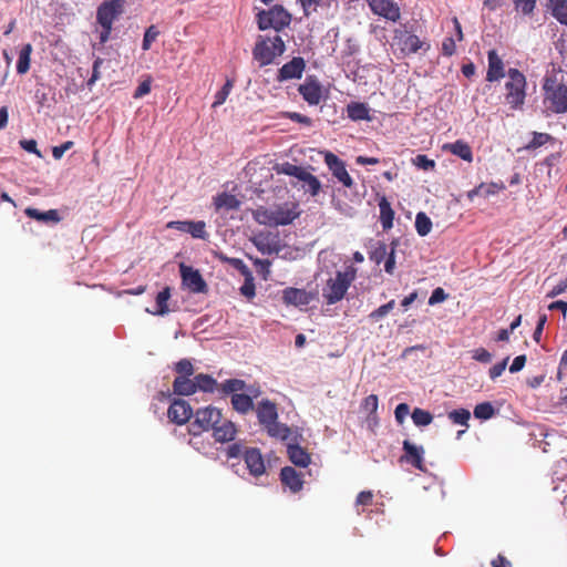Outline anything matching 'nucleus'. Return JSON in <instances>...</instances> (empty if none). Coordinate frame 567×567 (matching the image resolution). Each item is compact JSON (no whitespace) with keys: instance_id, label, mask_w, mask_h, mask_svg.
Wrapping results in <instances>:
<instances>
[{"instance_id":"nucleus-1","label":"nucleus","mask_w":567,"mask_h":567,"mask_svg":"<svg viewBox=\"0 0 567 567\" xmlns=\"http://www.w3.org/2000/svg\"><path fill=\"white\" fill-rule=\"evenodd\" d=\"M355 277L357 269L353 266H348L343 271H337L334 277L329 278L322 289L326 303L334 305L341 301Z\"/></svg>"},{"instance_id":"nucleus-2","label":"nucleus","mask_w":567,"mask_h":567,"mask_svg":"<svg viewBox=\"0 0 567 567\" xmlns=\"http://www.w3.org/2000/svg\"><path fill=\"white\" fill-rule=\"evenodd\" d=\"M285 50L286 44L280 35L277 34L274 38L258 35L252 49V56L260 66H266L271 64Z\"/></svg>"},{"instance_id":"nucleus-3","label":"nucleus","mask_w":567,"mask_h":567,"mask_svg":"<svg viewBox=\"0 0 567 567\" xmlns=\"http://www.w3.org/2000/svg\"><path fill=\"white\" fill-rule=\"evenodd\" d=\"M125 0H104L97 8L96 21L102 27L100 43L110 39L114 21L123 13Z\"/></svg>"},{"instance_id":"nucleus-4","label":"nucleus","mask_w":567,"mask_h":567,"mask_svg":"<svg viewBox=\"0 0 567 567\" xmlns=\"http://www.w3.org/2000/svg\"><path fill=\"white\" fill-rule=\"evenodd\" d=\"M292 16L281 4H275L268 10H260L257 13V25L261 31L274 29L282 31L290 25Z\"/></svg>"},{"instance_id":"nucleus-5","label":"nucleus","mask_w":567,"mask_h":567,"mask_svg":"<svg viewBox=\"0 0 567 567\" xmlns=\"http://www.w3.org/2000/svg\"><path fill=\"white\" fill-rule=\"evenodd\" d=\"M507 74L508 81L505 83V100L511 109L520 110L526 97V78L519 70L514 68H511Z\"/></svg>"},{"instance_id":"nucleus-6","label":"nucleus","mask_w":567,"mask_h":567,"mask_svg":"<svg viewBox=\"0 0 567 567\" xmlns=\"http://www.w3.org/2000/svg\"><path fill=\"white\" fill-rule=\"evenodd\" d=\"M194 422L192 423V433L198 435L202 432L215 430L217 424L221 422V411L215 406H206L198 409L194 414Z\"/></svg>"},{"instance_id":"nucleus-7","label":"nucleus","mask_w":567,"mask_h":567,"mask_svg":"<svg viewBox=\"0 0 567 567\" xmlns=\"http://www.w3.org/2000/svg\"><path fill=\"white\" fill-rule=\"evenodd\" d=\"M425 44L417 35L410 32L405 24L394 30L392 45L396 47L403 55L414 54Z\"/></svg>"},{"instance_id":"nucleus-8","label":"nucleus","mask_w":567,"mask_h":567,"mask_svg":"<svg viewBox=\"0 0 567 567\" xmlns=\"http://www.w3.org/2000/svg\"><path fill=\"white\" fill-rule=\"evenodd\" d=\"M545 104L557 114L567 112V86L564 84L547 85L545 84Z\"/></svg>"},{"instance_id":"nucleus-9","label":"nucleus","mask_w":567,"mask_h":567,"mask_svg":"<svg viewBox=\"0 0 567 567\" xmlns=\"http://www.w3.org/2000/svg\"><path fill=\"white\" fill-rule=\"evenodd\" d=\"M324 163L331 171L332 175L347 188L354 186V181L348 173L346 164L337 155L331 152H327L324 155Z\"/></svg>"},{"instance_id":"nucleus-10","label":"nucleus","mask_w":567,"mask_h":567,"mask_svg":"<svg viewBox=\"0 0 567 567\" xmlns=\"http://www.w3.org/2000/svg\"><path fill=\"white\" fill-rule=\"evenodd\" d=\"M373 14L389 21L396 22L401 18V10L393 0H365Z\"/></svg>"},{"instance_id":"nucleus-11","label":"nucleus","mask_w":567,"mask_h":567,"mask_svg":"<svg viewBox=\"0 0 567 567\" xmlns=\"http://www.w3.org/2000/svg\"><path fill=\"white\" fill-rule=\"evenodd\" d=\"M169 229H176L189 234L193 238L207 239L206 223L204 220H172L166 225Z\"/></svg>"},{"instance_id":"nucleus-12","label":"nucleus","mask_w":567,"mask_h":567,"mask_svg":"<svg viewBox=\"0 0 567 567\" xmlns=\"http://www.w3.org/2000/svg\"><path fill=\"white\" fill-rule=\"evenodd\" d=\"M192 416L193 409L190 404L183 399H175L167 410V417L177 425L187 423Z\"/></svg>"},{"instance_id":"nucleus-13","label":"nucleus","mask_w":567,"mask_h":567,"mask_svg":"<svg viewBox=\"0 0 567 567\" xmlns=\"http://www.w3.org/2000/svg\"><path fill=\"white\" fill-rule=\"evenodd\" d=\"M181 275L183 285L194 293H200L207 291V284L203 279L198 270L192 267L181 265Z\"/></svg>"},{"instance_id":"nucleus-14","label":"nucleus","mask_w":567,"mask_h":567,"mask_svg":"<svg viewBox=\"0 0 567 567\" xmlns=\"http://www.w3.org/2000/svg\"><path fill=\"white\" fill-rule=\"evenodd\" d=\"M297 203H285L272 208L274 226H286L291 224L300 215Z\"/></svg>"},{"instance_id":"nucleus-15","label":"nucleus","mask_w":567,"mask_h":567,"mask_svg":"<svg viewBox=\"0 0 567 567\" xmlns=\"http://www.w3.org/2000/svg\"><path fill=\"white\" fill-rule=\"evenodd\" d=\"M303 100L310 105H318L322 99V86L319 81L310 75L298 87Z\"/></svg>"},{"instance_id":"nucleus-16","label":"nucleus","mask_w":567,"mask_h":567,"mask_svg":"<svg viewBox=\"0 0 567 567\" xmlns=\"http://www.w3.org/2000/svg\"><path fill=\"white\" fill-rule=\"evenodd\" d=\"M402 449L404 451V455L401 456V462H406L421 472L426 471L424 461H423V455H424L423 446H416L415 444L411 443L409 440H404L403 444H402Z\"/></svg>"},{"instance_id":"nucleus-17","label":"nucleus","mask_w":567,"mask_h":567,"mask_svg":"<svg viewBox=\"0 0 567 567\" xmlns=\"http://www.w3.org/2000/svg\"><path fill=\"white\" fill-rule=\"evenodd\" d=\"M306 69V62L301 56H295L289 62L285 63L277 74V81L284 82L292 79H300Z\"/></svg>"},{"instance_id":"nucleus-18","label":"nucleus","mask_w":567,"mask_h":567,"mask_svg":"<svg viewBox=\"0 0 567 567\" xmlns=\"http://www.w3.org/2000/svg\"><path fill=\"white\" fill-rule=\"evenodd\" d=\"M247 391L249 392V394L235 393L231 395L233 409L240 414H247L248 412L252 411V399L257 398L260 394V391L258 389H254L252 386H249Z\"/></svg>"},{"instance_id":"nucleus-19","label":"nucleus","mask_w":567,"mask_h":567,"mask_svg":"<svg viewBox=\"0 0 567 567\" xmlns=\"http://www.w3.org/2000/svg\"><path fill=\"white\" fill-rule=\"evenodd\" d=\"M245 463L250 474L254 476H260L265 473V462L259 449L250 447L244 453Z\"/></svg>"},{"instance_id":"nucleus-20","label":"nucleus","mask_w":567,"mask_h":567,"mask_svg":"<svg viewBox=\"0 0 567 567\" xmlns=\"http://www.w3.org/2000/svg\"><path fill=\"white\" fill-rule=\"evenodd\" d=\"M311 300L312 295L305 289L289 287L282 291V301L288 306H307Z\"/></svg>"},{"instance_id":"nucleus-21","label":"nucleus","mask_w":567,"mask_h":567,"mask_svg":"<svg viewBox=\"0 0 567 567\" xmlns=\"http://www.w3.org/2000/svg\"><path fill=\"white\" fill-rule=\"evenodd\" d=\"M488 69L486 73V80L488 82H495L504 78V63L498 56L496 50H491L487 53Z\"/></svg>"},{"instance_id":"nucleus-22","label":"nucleus","mask_w":567,"mask_h":567,"mask_svg":"<svg viewBox=\"0 0 567 567\" xmlns=\"http://www.w3.org/2000/svg\"><path fill=\"white\" fill-rule=\"evenodd\" d=\"M256 414L260 425L265 426L271 421L278 420L277 405L268 399L260 401L256 408Z\"/></svg>"},{"instance_id":"nucleus-23","label":"nucleus","mask_w":567,"mask_h":567,"mask_svg":"<svg viewBox=\"0 0 567 567\" xmlns=\"http://www.w3.org/2000/svg\"><path fill=\"white\" fill-rule=\"evenodd\" d=\"M280 480H281L282 484L285 486L289 487V489L292 493H298L299 491L302 489V486H303L302 474L297 472L291 466H285L284 468H281Z\"/></svg>"},{"instance_id":"nucleus-24","label":"nucleus","mask_w":567,"mask_h":567,"mask_svg":"<svg viewBox=\"0 0 567 567\" xmlns=\"http://www.w3.org/2000/svg\"><path fill=\"white\" fill-rule=\"evenodd\" d=\"M237 433L236 425L228 420H225L217 424L213 431V436L217 442L225 443L230 442L235 439Z\"/></svg>"},{"instance_id":"nucleus-25","label":"nucleus","mask_w":567,"mask_h":567,"mask_svg":"<svg viewBox=\"0 0 567 567\" xmlns=\"http://www.w3.org/2000/svg\"><path fill=\"white\" fill-rule=\"evenodd\" d=\"M444 151H449L453 155L471 163L473 161V152L467 142L457 140L454 143H449L443 146Z\"/></svg>"},{"instance_id":"nucleus-26","label":"nucleus","mask_w":567,"mask_h":567,"mask_svg":"<svg viewBox=\"0 0 567 567\" xmlns=\"http://www.w3.org/2000/svg\"><path fill=\"white\" fill-rule=\"evenodd\" d=\"M547 10L561 25L567 27V0H546Z\"/></svg>"},{"instance_id":"nucleus-27","label":"nucleus","mask_w":567,"mask_h":567,"mask_svg":"<svg viewBox=\"0 0 567 567\" xmlns=\"http://www.w3.org/2000/svg\"><path fill=\"white\" fill-rule=\"evenodd\" d=\"M301 183V187L305 193H309L311 196H317L321 190V183L317 176L309 173L306 168L297 177Z\"/></svg>"},{"instance_id":"nucleus-28","label":"nucleus","mask_w":567,"mask_h":567,"mask_svg":"<svg viewBox=\"0 0 567 567\" xmlns=\"http://www.w3.org/2000/svg\"><path fill=\"white\" fill-rule=\"evenodd\" d=\"M240 204V200L235 195H231L226 192L220 193L214 197V205L217 210H237L239 209Z\"/></svg>"},{"instance_id":"nucleus-29","label":"nucleus","mask_w":567,"mask_h":567,"mask_svg":"<svg viewBox=\"0 0 567 567\" xmlns=\"http://www.w3.org/2000/svg\"><path fill=\"white\" fill-rule=\"evenodd\" d=\"M288 456L291 463L300 467H307L310 463V455L298 444L288 445Z\"/></svg>"},{"instance_id":"nucleus-30","label":"nucleus","mask_w":567,"mask_h":567,"mask_svg":"<svg viewBox=\"0 0 567 567\" xmlns=\"http://www.w3.org/2000/svg\"><path fill=\"white\" fill-rule=\"evenodd\" d=\"M24 213L28 217L38 221L56 224L61 220L60 214L56 209L40 212L37 208L28 207Z\"/></svg>"},{"instance_id":"nucleus-31","label":"nucleus","mask_w":567,"mask_h":567,"mask_svg":"<svg viewBox=\"0 0 567 567\" xmlns=\"http://www.w3.org/2000/svg\"><path fill=\"white\" fill-rule=\"evenodd\" d=\"M379 208H380V221L382 225L383 230H389L393 226V219H394V210L391 207L390 202L386 199V197H381L379 200Z\"/></svg>"},{"instance_id":"nucleus-32","label":"nucleus","mask_w":567,"mask_h":567,"mask_svg":"<svg viewBox=\"0 0 567 567\" xmlns=\"http://www.w3.org/2000/svg\"><path fill=\"white\" fill-rule=\"evenodd\" d=\"M173 391L177 395L188 396L196 393L194 379L190 378H175L173 381Z\"/></svg>"},{"instance_id":"nucleus-33","label":"nucleus","mask_w":567,"mask_h":567,"mask_svg":"<svg viewBox=\"0 0 567 567\" xmlns=\"http://www.w3.org/2000/svg\"><path fill=\"white\" fill-rule=\"evenodd\" d=\"M194 383L196 386V392L200 390L203 392L208 393H213L215 390L218 389L219 385L212 375L205 373H199L195 375Z\"/></svg>"},{"instance_id":"nucleus-34","label":"nucleus","mask_w":567,"mask_h":567,"mask_svg":"<svg viewBox=\"0 0 567 567\" xmlns=\"http://www.w3.org/2000/svg\"><path fill=\"white\" fill-rule=\"evenodd\" d=\"M348 116L353 121H370V110L364 103L353 102L347 107Z\"/></svg>"},{"instance_id":"nucleus-35","label":"nucleus","mask_w":567,"mask_h":567,"mask_svg":"<svg viewBox=\"0 0 567 567\" xmlns=\"http://www.w3.org/2000/svg\"><path fill=\"white\" fill-rule=\"evenodd\" d=\"M264 427L271 437L286 440L290 435V429L286 424L279 423L277 420L271 421Z\"/></svg>"},{"instance_id":"nucleus-36","label":"nucleus","mask_w":567,"mask_h":567,"mask_svg":"<svg viewBox=\"0 0 567 567\" xmlns=\"http://www.w3.org/2000/svg\"><path fill=\"white\" fill-rule=\"evenodd\" d=\"M264 427L271 437L286 440L290 435V429L286 424L279 423L277 420L271 421Z\"/></svg>"},{"instance_id":"nucleus-37","label":"nucleus","mask_w":567,"mask_h":567,"mask_svg":"<svg viewBox=\"0 0 567 567\" xmlns=\"http://www.w3.org/2000/svg\"><path fill=\"white\" fill-rule=\"evenodd\" d=\"M247 389L248 388L246 385V382L240 379H229L218 385V390L221 391L223 394H225V395H227V394L233 395L235 393H238L239 391H244Z\"/></svg>"},{"instance_id":"nucleus-38","label":"nucleus","mask_w":567,"mask_h":567,"mask_svg":"<svg viewBox=\"0 0 567 567\" xmlns=\"http://www.w3.org/2000/svg\"><path fill=\"white\" fill-rule=\"evenodd\" d=\"M171 298V289L169 287H165L162 291H159L156 296V310L153 311V315L156 316H165L169 312V308L167 305L168 299Z\"/></svg>"},{"instance_id":"nucleus-39","label":"nucleus","mask_w":567,"mask_h":567,"mask_svg":"<svg viewBox=\"0 0 567 567\" xmlns=\"http://www.w3.org/2000/svg\"><path fill=\"white\" fill-rule=\"evenodd\" d=\"M516 13L524 17H533L536 10L537 0H512Z\"/></svg>"},{"instance_id":"nucleus-40","label":"nucleus","mask_w":567,"mask_h":567,"mask_svg":"<svg viewBox=\"0 0 567 567\" xmlns=\"http://www.w3.org/2000/svg\"><path fill=\"white\" fill-rule=\"evenodd\" d=\"M32 52V47L30 43L25 44L20 53L17 62V72L19 74H25L30 69V55Z\"/></svg>"},{"instance_id":"nucleus-41","label":"nucleus","mask_w":567,"mask_h":567,"mask_svg":"<svg viewBox=\"0 0 567 567\" xmlns=\"http://www.w3.org/2000/svg\"><path fill=\"white\" fill-rule=\"evenodd\" d=\"M390 247L383 243L378 241L373 249L369 254V258L375 262L377 265H380L382 261H384L385 257L389 255Z\"/></svg>"},{"instance_id":"nucleus-42","label":"nucleus","mask_w":567,"mask_h":567,"mask_svg":"<svg viewBox=\"0 0 567 567\" xmlns=\"http://www.w3.org/2000/svg\"><path fill=\"white\" fill-rule=\"evenodd\" d=\"M415 229L420 236H426L432 229L431 218L423 212L416 214Z\"/></svg>"},{"instance_id":"nucleus-43","label":"nucleus","mask_w":567,"mask_h":567,"mask_svg":"<svg viewBox=\"0 0 567 567\" xmlns=\"http://www.w3.org/2000/svg\"><path fill=\"white\" fill-rule=\"evenodd\" d=\"M274 169L277 172V174H285L297 178L302 173L305 167L285 162L277 164Z\"/></svg>"},{"instance_id":"nucleus-44","label":"nucleus","mask_w":567,"mask_h":567,"mask_svg":"<svg viewBox=\"0 0 567 567\" xmlns=\"http://www.w3.org/2000/svg\"><path fill=\"white\" fill-rule=\"evenodd\" d=\"M413 423L416 426H426L432 423L433 415L423 409L415 408L411 414Z\"/></svg>"},{"instance_id":"nucleus-45","label":"nucleus","mask_w":567,"mask_h":567,"mask_svg":"<svg viewBox=\"0 0 567 567\" xmlns=\"http://www.w3.org/2000/svg\"><path fill=\"white\" fill-rule=\"evenodd\" d=\"M254 218L260 225L274 226L272 208H266V207H262V206L258 207L254 212Z\"/></svg>"},{"instance_id":"nucleus-46","label":"nucleus","mask_w":567,"mask_h":567,"mask_svg":"<svg viewBox=\"0 0 567 567\" xmlns=\"http://www.w3.org/2000/svg\"><path fill=\"white\" fill-rule=\"evenodd\" d=\"M176 378H190L194 374V365L189 359H182L175 363Z\"/></svg>"},{"instance_id":"nucleus-47","label":"nucleus","mask_w":567,"mask_h":567,"mask_svg":"<svg viewBox=\"0 0 567 567\" xmlns=\"http://www.w3.org/2000/svg\"><path fill=\"white\" fill-rule=\"evenodd\" d=\"M553 136L548 133H538V132H534L533 133V138L532 141L525 146V150L527 151H534L543 145H545L546 143L553 141Z\"/></svg>"},{"instance_id":"nucleus-48","label":"nucleus","mask_w":567,"mask_h":567,"mask_svg":"<svg viewBox=\"0 0 567 567\" xmlns=\"http://www.w3.org/2000/svg\"><path fill=\"white\" fill-rule=\"evenodd\" d=\"M495 414V409L489 402H483L474 408V416L481 420H488Z\"/></svg>"},{"instance_id":"nucleus-49","label":"nucleus","mask_w":567,"mask_h":567,"mask_svg":"<svg viewBox=\"0 0 567 567\" xmlns=\"http://www.w3.org/2000/svg\"><path fill=\"white\" fill-rule=\"evenodd\" d=\"M471 417V413L466 409H456L449 413V419L454 424L468 426V420Z\"/></svg>"},{"instance_id":"nucleus-50","label":"nucleus","mask_w":567,"mask_h":567,"mask_svg":"<svg viewBox=\"0 0 567 567\" xmlns=\"http://www.w3.org/2000/svg\"><path fill=\"white\" fill-rule=\"evenodd\" d=\"M395 307V300H390L389 302L380 306L378 309L373 310L370 315H369V319L373 322H377L379 320H381L382 318H384L385 316H388V313L393 310Z\"/></svg>"},{"instance_id":"nucleus-51","label":"nucleus","mask_w":567,"mask_h":567,"mask_svg":"<svg viewBox=\"0 0 567 567\" xmlns=\"http://www.w3.org/2000/svg\"><path fill=\"white\" fill-rule=\"evenodd\" d=\"M233 86H234V81L227 80L226 83L223 85V87L215 94V101L213 103V107H217L225 103Z\"/></svg>"},{"instance_id":"nucleus-52","label":"nucleus","mask_w":567,"mask_h":567,"mask_svg":"<svg viewBox=\"0 0 567 567\" xmlns=\"http://www.w3.org/2000/svg\"><path fill=\"white\" fill-rule=\"evenodd\" d=\"M398 245L396 240H393L390 244V251L389 255L384 259V270L389 275H393L395 269V247Z\"/></svg>"},{"instance_id":"nucleus-53","label":"nucleus","mask_w":567,"mask_h":567,"mask_svg":"<svg viewBox=\"0 0 567 567\" xmlns=\"http://www.w3.org/2000/svg\"><path fill=\"white\" fill-rule=\"evenodd\" d=\"M379 405V399L375 394H370L362 401V409L363 411L368 412L369 414H373L377 412Z\"/></svg>"},{"instance_id":"nucleus-54","label":"nucleus","mask_w":567,"mask_h":567,"mask_svg":"<svg viewBox=\"0 0 567 567\" xmlns=\"http://www.w3.org/2000/svg\"><path fill=\"white\" fill-rule=\"evenodd\" d=\"M240 292L248 299H252L256 295V287L254 284L252 277L249 275L244 281V285L240 287Z\"/></svg>"},{"instance_id":"nucleus-55","label":"nucleus","mask_w":567,"mask_h":567,"mask_svg":"<svg viewBox=\"0 0 567 567\" xmlns=\"http://www.w3.org/2000/svg\"><path fill=\"white\" fill-rule=\"evenodd\" d=\"M158 35V31L155 29L154 25H151L144 33L142 48L143 50H148L151 48V44L156 40Z\"/></svg>"},{"instance_id":"nucleus-56","label":"nucleus","mask_w":567,"mask_h":567,"mask_svg":"<svg viewBox=\"0 0 567 567\" xmlns=\"http://www.w3.org/2000/svg\"><path fill=\"white\" fill-rule=\"evenodd\" d=\"M321 1L322 0H297V2L302 7L303 14L306 17H309L312 12H316Z\"/></svg>"},{"instance_id":"nucleus-57","label":"nucleus","mask_w":567,"mask_h":567,"mask_svg":"<svg viewBox=\"0 0 567 567\" xmlns=\"http://www.w3.org/2000/svg\"><path fill=\"white\" fill-rule=\"evenodd\" d=\"M414 164L424 171H430L435 167V162L430 159L426 155H417L414 159Z\"/></svg>"},{"instance_id":"nucleus-58","label":"nucleus","mask_w":567,"mask_h":567,"mask_svg":"<svg viewBox=\"0 0 567 567\" xmlns=\"http://www.w3.org/2000/svg\"><path fill=\"white\" fill-rule=\"evenodd\" d=\"M456 51L455 40L451 37L445 38L442 42V54L445 56H452Z\"/></svg>"},{"instance_id":"nucleus-59","label":"nucleus","mask_w":567,"mask_h":567,"mask_svg":"<svg viewBox=\"0 0 567 567\" xmlns=\"http://www.w3.org/2000/svg\"><path fill=\"white\" fill-rule=\"evenodd\" d=\"M447 298V295L445 293L444 289L439 287V288H435L433 291H432V295L431 297L429 298V305L430 306H434L436 303H440V302H443L445 301Z\"/></svg>"},{"instance_id":"nucleus-60","label":"nucleus","mask_w":567,"mask_h":567,"mask_svg":"<svg viewBox=\"0 0 567 567\" xmlns=\"http://www.w3.org/2000/svg\"><path fill=\"white\" fill-rule=\"evenodd\" d=\"M410 412V408L406 403H400L394 410L395 420L399 424H402Z\"/></svg>"},{"instance_id":"nucleus-61","label":"nucleus","mask_w":567,"mask_h":567,"mask_svg":"<svg viewBox=\"0 0 567 567\" xmlns=\"http://www.w3.org/2000/svg\"><path fill=\"white\" fill-rule=\"evenodd\" d=\"M507 361H508V357L505 358L502 362H498L496 364H494L488 373H489V378L492 380H495L496 378L501 377L502 373L504 372V370L506 369V365H507Z\"/></svg>"},{"instance_id":"nucleus-62","label":"nucleus","mask_w":567,"mask_h":567,"mask_svg":"<svg viewBox=\"0 0 567 567\" xmlns=\"http://www.w3.org/2000/svg\"><path fill=\"white\" fill-rule=\"evenodd\" d=\"M103 64V59L96 58L92 68V75L87 81V86L91 87L97 80H100V66Z\"/></svg>"},{"instance_id":"nucleus-63","label":"nucleus","mask_w":567,"mask_h":567,"mask_svg":"<svg viewBox=\"0 0 567 567\" xmlns=\"http://www.w3.org/2000/svg\"><path fill=\"white\" fill-rule=\"evenodd\" d=\"M19 144L24 151L41 157V152L38 150V144L35 140H21Z\"/></svg>"},{"instance_id":"nucleus-64","label":"nucleus","mask_w":567,"mask_h":567,"mask_svg":"<svg viewBox=\"0 0 567 567\" xmlns=\"http://www.w3.org/2000/svg\"><path fill=\"white\" fill-rule=\"evenodd\" d=\"M473 359L482 363H488L492 360V354L485 348H478L473 351Z\"/></svg>"}]
</instances>
